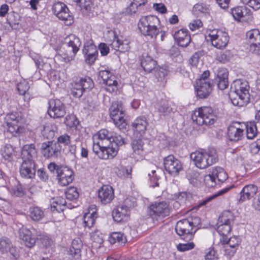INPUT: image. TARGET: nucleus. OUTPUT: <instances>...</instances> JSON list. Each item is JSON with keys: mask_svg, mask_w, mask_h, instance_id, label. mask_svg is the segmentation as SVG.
<instances>
[{"mask_svg": "<svg viewBox=\"0 0 260 260\" xmlns=\"http://www.w3.org/2000/svg\"><path fill=\"white\" fill-rule=\"evenodd\" d=\"M249 85L245 80H235L231 86V101L234 105L242 107L249 100Z\"/></svg>", "mask_w": 260, "mask_h": 260, "instance_id": "obj_1", "label": "nucleus"}, {"mask_svg": "<svg viewBox=\"0 0 260 260\" xmlns=\"http://www.w3.org/2000/svg\"><path fill=\"white\" fill-rule=\"evenodd\" d=\"M190 158L196 166L201 169L212 166L218 160L216 150L213 147H209L207 150L193 152L190 154Z\"/></svg>", "mask_w": 260, "mask_h": 260, "instance_id": "obj_2", "label": "nucleus"}, {"mask_svg": "<svg viewBox=\"0 0 260 260\" xmlns=\"http://www.w3.org/2000/svg\"><path fill=\"white\" fill-rule=\"evenodd\" d=\"M217 113L211 107H201L192 112L191 119L197 124L211 125L217 119Z\"/></svg>", "mask_w": 260, "mask_h": 260, "instance_id": "obj_3", "label": "nucleus"}, {"mask_svg": "<svg viewBox=\"0 0 260 260\" xmlns=\"http://www.w3.org/2000/svg\"><path fill=\"white\" fill-rule=\"evenodd\" d=\"M124 144V139L112 132V138L105 141L99 157L103 159L113 158L117 154L118 147Z\"/></svg>", "mask_w": 260, "mask_h": 260, "instance_id": "obj_4", "label": "nucleus"}, {"mask_svg": "<svg viewBox=\"0 0 260 260\" xmlns=\"http://www.w3.org/2000/svg\"><path fill=\"white\" fill-rule=\"evenodd\" d=\"M201 226V219L198 216L180 219V239L190 241Z\"/></svg>", "mask_w": 260, "mask_h": 260, "instance_id": "obj_5", "label": "nucleus"}, {"mask_svg": "<svg viewBox=\"0 0 260 260\" xmlns=\"http://www.w3.org/2000/svg\"><path fill=\"white\" fill-rule=\"evenodd\" d=\"M159 23V18L155 16H142L138 23V27L144 36L155 39L159 32L157 28Z\"/></svg>", "mask_w": 260, "mask_h": 260, "instance_id": "obj_6", "label": "nucleus"}, {"mask_svg": "<svg viewBox=\"0 0 260 260\" xmlns=\"http://www.w3.org/2000/svg\"><path fill=\"white\" fill-rule=\"evenodd\" d=\"M22 116L20 112L8 113L4 118V127L13 136H19L23 132L21 126Z\"/></svg>", "mask_w": 260, "mask_h": 260, "instance_id": "obj_7", "label": "nucleus"}, {"mask_svg": "<svg viewBox=\"0 0 260 260\" xmlns=\"http://www.w3.org/2000/svg\"><path fill=\"white\" fill-rule=\"evenodd\" d=\"M47 167L51 172L56 174L58 183L61 186L68 185L74 179L73 170L66 166L57 165L55 162H50Z\"/></svg>", "mask_w": 260, "mask_h": 260, "instance_id": "obj_8", "label": "nucleus"}, {"mask_svg": "<svg viewBox=\"0 0 260 260\" xmlns=\"http://www.w3.org/2000/svg\"><path fill=\"white\" fill-rule=\"evenodd\" d=\"M206 37L213 46L219 49L226 47L230 38L228 33L220 29L209 30L207 32Z\"/></svg>", "mask_w": 260, "mask_h": 260, "instance_id": "obj_9", "label": "nucleus"}, {"mask_svg": "<svg viewBox=\"0 0 260 260\" xmlns=\"http://www.w3.org/2000/svg\"><path fill=\"white\" fill-rule=\"evenodd\" d=\"M109 111L110 116L115 125L120 129L125 128L126 123L124 118L125 110L122 103L117 101L113 102Z\"/></svg>", "mask_w": 260, "mask_h": 260, "instance_id": "obj_10", "label": "nucleus"}, {"mask_svg": "<svg viewBox=\"0 0 260 260\" xmlns=\"http://www.w3.org/2000/svg\"><path fill=\"white\" fill-rule=\"evenodd\" d=\"M129 199H126L124 204L117 206L112 211V216L114 220L117 222L126 221L130 214V209L135 206V202L129 204Z\"/></svg>", "mask_w": 260, "mask_h": 260, "instance_id": "obj_11", "label": "nucleus"}, {"mask_svg": "<svg viewBox=\"0 0 260 260\" xmlns=\"http://www.w3.org/2000/svg\"><path fill=\"white\" fill-rule=\"evenodd\" d=\"M112 138V132L109 131L106 129H102L99 131L97 134L94 135L93 137V151L99 156L100 152L102 151V147L105 141Z\"/></svg>", "mask_w": 260, "mask_h": 260, "instance_id": "obj_12", "label": "nucleus"}, {"mask_svg": "<svg viewBox=\"0 0 260 260\" xmlns=\"http://www.w3.org/2000/svg\"><path fill=\"white\" fill-rule=\"evenodd\" d=\"M52 10L55 15L59 19L63 21L66 25H69L73 23V16L70 14L68 8L63 3L60 2L55 3L53 6Z\"/></svg>", "mask_w": 260, "mask_h": 260, "instance_id": "obj_13", "label": "nucleus"}, {"mask_svg": "<svg viewBox=\"0 0 260 260\" xmlns=\"http://www.w3.org/2000/svg\"><path fill=\"white\" fill-rule=\"evenodd\" d=\"M148 213L152 218H164L170 214L168 204L165 202L155 203L149 206Z\"/></svg>", "mask_w": 260, "mask_h": 260, "instance_id": "obj_14", "label": "nucleus"}, {"mask_svg": "<svg viewBox=\"0 0 260 260\" xmlns=\"http://www.w3.org/2000/svg\"><path fill=\"white\" fill-rule=\"evenodd\" d=\"M48 113L51 117L60 118L66 113L64 104L59 99H51L48 102Z\"/></svg>", "mask_w": 260, "mask_h": 260, "instance_id": "obj_15", "label": "nucleus"}, {"mask_svg": "<svg viewBox=\"0 0 260 260\" xmlns=\"http://www.w3.org/2000/svg\"><path fill=\"white\" fill-rule=\"evenodd\" d=\"M231 14L234 20L238 22L246 21L252 18L251 10L245 6H237L232 8Z\"/></svg>", "mask_w": 260, "mask_h": 260, "instance_id": "obj_16", "label": "nucleus"}, {"mask_svg": "<svg viewBox=\"0 0 260 260\" xmlns=\"http://www.w3.org/2000/svg\"><path fill=\"white\" fill-rule=\"evenodd\" d=\"M244 125L242 123L234 121L228 128V137L231 141L240 140L244 135Z\"/></svg>", "mask_w": 260, "mask_h": 260, "instance_id": "obj_17", "label": "nucleus"}, {"mask_svg": "<svg viewBox=\"0 0 260 260\" xmlns=\"http://www.w3.org/2000/svg\"><path fill=\"white\" fill-rule=\"evenodd\" d=\"M42 153L44 157L49 158L57 156L60 153V145L54 141H48L42 144Z\"/></svg>", "mask_w": 260, "mask_h": 260, "instance_id": "obj_18", "label": "nucleus"}, {"mask_svg": "<svg viewBox=\"0 0 260 260\" xmlns=\"http://www.w3.org/2000/svg\"><path fill=\"white\" fill-rule=\"evenodd\" d=\"M250 43V49L254 53L260 55V32L257 29H251L246 33Z\"/></svg>", "mask_w": 260, "mask_h": 260, "instance_id": "obj_19", "label": "nucleus"}, {"mask_svg": "<svg viewBox=\"0 0 260 260\" xmlns=\"http://www.w3.org/2000/svg\"><path fill=\"white\" fill-rule=\"evenodd\" d=\"M195 90L197 95L200 99L207 98L212 91V86L209 81L197 80Z\"/></svg>", "mask_w": 260, "mask_h": 260, "instance_id": "obj_20", "label": "nucleus"}, {"mask_svg": "<svg viewBox=\"0 0 260 260\" xmlns=\"http://www.w3.org/2000/svg\"><path fill=\"white\" fill-rule=\"evenodd\" d=\"M164 165L166 171L173 176H177L179 172V161L172 155L164 158Z\"/></svg>", "mask_w": 260, "mask_h": 260, "instance_id": "obj_21", "label": "nucleus"}, {"mask_svg": "<svg viewBox=\"0 0 260 260\" xmlns=\"http://www.w3.org/2000/svg\"><path fill=\"white\" fill-rule=\"evenodd\" d=\"M148 124L146 117L144 116H140L132 122V127L135 134L142 136L145 133Z\"/></svg>", "mask_w": 260, "mask_h": 260, "instance_id": "obj_22", "label": "nucleus"}, {"mask_svg": "<svg viewBox=\"0 0 260 260\" xmlns=\"http://www.w3.org/2000/svg\"><path fill=\"white\" fill-rule=\"evenodd\" d=\"M114 190L109 185H103L98 192V197L102 203L107 204L110 203L114 199Z\"/></svg>", "mask_w": 260, "mask_h": 260, "instance_id": "obj_23", "label": "nucleus"}, {"mask_svg": "<svg viewBox=\"0 0 260 260\" xmlns=\"http://www.w3.org/2000/svg\"><path fill=\"white\" fill-rule=\"evenodd\" d=\"M113 39L111 43L110 44L111 48L116 51L121 52H125L129 50V41L127 39H122V37L120 38L116 37L115 34L113 33Z\"/></svg>", "mask_w": 260, "mask_h": 260, "instance_id": "obj_24", "label": "nucleus"}, {"mask_svg": "<svg viewBox=\"0 0 260 260\" xmlns=\"http://www.w3.org/2000/svg\"><path fill=\"white\" fill-rule=\"evenodd\" d=\"M83 53L85 55L86 62L90 64L94 62L98 54L96 46L91 43H87L84 45Z\"/></svg>", "mask_w": 260, "mask_h": 260, "instance_id": "obj_25", "label": "nucleus"}, {"mask_svg": "<svg viewBox=\"0 0 260 260\" xmlns=\"http://www.w3.org/2000/svg\"><path fill=\"white\" fill-rule=\"evenodd\" d=\"M37 156V151L34 144H26L23 146L21 150V157L23 160L27 162L35 161Z\"/></svg>", "mask_w": 260, "mask_h": 260, "instance_id": "obj_26", "label": "nucleus"}, {"mask_svg": "<svg viewBox=\"0 0 260 260\" xmlns=\"http://www.w3.org/2000/svg\"><path fill=\"white\" fill-rule=\"evenodd\" d=\"M36 164L34 161H22L20 168V173L22 177L26 178H32L36 173Z\"/></svg>", "mask_w": 260, "mask_h": 260, "instance_id": "obj_27", "label": "nucleus"}, {"mask_svg": "<svg viewBox=\"0 0 260 260\" xmlns=\"http://www.w3.org/2000/svg\"><path fill=\"white\" fill-rule=\"evenodd\" d=\"M257 190V187L254 184H250L245 185L240 192L239 201L244 202L251 199L255 195Z\"/></svg>", "mask_w": 260, "mask_h": 260, "instance_id": "obj_28", "label": "nucleus"}, {"mask_svg": "<svg viewBox=\"0 0 260 260\" xmlns=\"http://www.w3.org/2000/svg\"><path fill=\"white\" fill-rule=\"evenodd\" d=\"M19 235L20 239L25 242L27 247L31 248L35 245L36 239L32 237L31 232L26 228L22 226L19 229Z\"/></svg>", "mask_w": 260, "mask_h": 260, "instance_id": "obj_29", "label": "nucleus"}, {"mask_svg": "<svg viewBox=\"0 0 260 260\" xmlns=\"http://www.w3.org/2000/svg\"><path fill=\"white\" fill-rule=\"evenodd\" d=\"M78 51V50H74V48L64 44L63 47L59 50L58 53L65 62H69L74 59Z\"/></svg>", "mask_w": 260, "mask_h": 260, "instance_id": "obj_30", "label": "nucleus"}, {"mask_svg": "<svg viewBox=\"0 0 260 260\" xmlns=\"http://www.w3.org/2000/svg\"><path fill=\"white\" fill-rule=\"evenodd\" d=\"M185 177L189 183L194 186H200L203 181V178L201 174L197 171L188 170L185 173Z\"/></svg>", "mask_w": 260, "mask_h": 260, "instance_id": "obj_31", "label": "nucleus"}, {"mask_svg": "<svg viewBox=\"0 0 260 260\" xmlns=\"http://www.w3.org/2000/svg\"><path fill=\"white\" fill-rule=\"evenodd\" d=\"M82 247V243L80 238L74 239L70 248L69 253L72 256L77 259L81 256V250Z\"/></svg>", "mask_w": 260, "mask_h": 260, "instance_id": "obj_32", "label": "nucleus"}, {"mask_svg": "<svg viewBox=\"0 0 260 260\" xmlns=\"http://www.w3.org/2000/svg\"><path fill=\"white\" fill-rule=\"evenodd\" d=\"M141 64L145 72L149 73L155 68L156 62L150 56L143 54L142 56Z\"/></svg>", "mask_w": 260, "mask_h": 260, "instance_id": "obj_33", "label": "nucleus"}, {"mask_svg": "<svg viewBox=\"0 0 260 260\" xmlns=\"http://www.w3.org/2000/svg\"><path fill=\"white\" fill-rule=\"evenodd\" d=\"M66 204V201L63 198L58 197L53 198L50 201L51 210L52 212L57 211L58 212L63 211Z\"/></svg>", "mask_w": 260, "mask_h": 260, "instance_id": "obj_34", "label": "nucleus"}, {"mask_svg": "<svg viewBox=\"0 0 260 260\" xmlns=\"http://www.w3.org/2000/svg\"><path fill=\"white\" fill-rule=\"evenodd\" d=\"M64 44L74 48V50H79L81 42L78 37L71 34L65 38Z\"/></svg>", "mask_w": 260, "mask_h": 260, "instance_id": "obj_35", "label": "nucleus"}, {"mask_svg": "<svg viewBox=\"0 0 260 260\" xmlns=\"http://www.w3.org/2000/svg\"><path fill=\"white\" fill-rule=\"evenodd\" d=\"M211 172L219 184L224 182L228 178L227 173L221 167L213 168Z\"/></svg>", "mask_w": 260, "mask_h": 260, "instance_id": "obj_36", "label": "nucleus"}, {"mask_svg": "<svg viewBox=\"0 0 260 260\" xmlns=\"http://www.w3.org/2000/svg\"><path fill=\"white\" fill-rule=\"evenodd\" d=\"M114 171L117 175L121 178H131L132 167L125 168L120 163L117 164L114 168Z\"/></svg>", "mask_w": 260, "mask_h": 260, "instance_id": "obj_37", "label": "nucleus"}, {"mask_svg": "<svg viewBox=\"0 0 260 260\" xmlns=\"http://www.w3.org/2000/svg\"><path fill=\"white\" fill-rule=\"evenodd\" d=\"M244 125V130L246 129L247 138L248 139H252L257 134V126L254 121L248 122L246 123H242Z\"/></svg>", "mask_w": 260, "mask_h": 260, "instance_id": "obj_38", "label": "nucleus"}, {"mask_svg": "<svg viewBox=\"0 0 260 260\" xmlns=\"http://www.w3.org/2000/svg\"><path fill=\"white\" fill-rule=\"evenodd\" d=\"M192 12L197 17H203L209 14V10L208 7L205 4H197L193 6Z\"/></svg>", "mask_w": 260, "mask_h": 260, "instance_id": "obj_39", "label": "nucleus"}, {"mask_svg": "<svg viewBox=\"0 0 260 260\" xmlns=\"http://www.w3.org/2000/svg\"><path fill=\"white\" fill-rule=\"evenodd\" d=\"M232 187V186H231L230 187L224 188L219 190L217 192L214 193L213 194H212L209 197H208L205 200H204L203 201H202L200 203H199L198 204V205L197 206V207L200 208L201 206L206 205L208 203L214 199L217 198L218 196H220L225 193L226 192H227Z\"/></svg>", "mask_w": 260, "mask_h": 260, "instance_id": "obj_40", "label": "nucleus"}, {"mask_svg": "<svg viewBox=\"0 0 260 260\" xmlns=\"http://www.w3.org/2000/svg\"><path fill=\"white\" fill-rule=\"evenodd\" d=\"M188 32L187 29H180V47H187L190 43L191 38Z\"/></svg>", "mask_w": 260, "mask_h": 260, "instance_id": "obj_41", "label": "nucleus"}, {"mask_svg": "<svg viewBox=\"0 0 260 260\" xmlns=\"http://www.w3.org/2000/svg\"><path fill=\"white\" fill-rule=\"evenodd\" d=\"M96 218V213L93 211L92 213L88 212L84 214L83 216V223L85 227L91 228L94 224Z\"/></svg>", "mask_w": 260, "mask_h": 260, "instance_id": "obj_42", "label": "nucleus"}, {"mask_svg": "<svg viewBox=\"0 0 260 260\" xmlns=\"http://www.w3.org/2000/svg\"><path fill=\"white\" fill-rule=\"evenodd\" d=\"M77 5L80 7L83 12L88 13L91 11L93 8V3L92 0H74Z\"/></svg>", "mask_w": 260, "mask_h": 260, "instance_id": "obj_43", "label": "nucleus"}, {"mask_svg": "<svg viewBox=\"0 0 260 260\" xmlns=\"http://www.w3.org/2000/svg\"><path fill=\"white\" fill-rule=\"evenodd\" d=\"M234 216L232 212L229 210L223 211L219 217V223H223L231 225L234 220Z\"/></svg>", "mask_w": 260, "mask_h": 260, "instance_id": "obj_44", "label": "nucleus"}, {"mask_svg": "<svg viewBox=\"0 0 260 260\" xmlns=\"http://www.w3.org/2000/svg\"><path fill=\"white\" fill-rule=\"evenodd\" d=\"M107 86L105 89L109 92L112 93L117 90L118 82L116 80L115 76H111L104 83Z\"/></svg>", "mask_w": 260, "mask_h": 260, "instance_id": "obj_45", "label": "nucleus"}, {"mask_svg": "<svg viewBox=\"0 0 260 260\" xmlns=\"http://www.w3.org/2000/svg\"><path fill=\"white\" fill-rule=\"evenodd\" d=\"M29 216L32 220L38 221L43 217L44 212L39 207H32L29 209Z\"/></svg>", "mask_w": 260, "mask_h": 260, "instance_id": "obj_46", "label": "nucleus"}, {"mask_svg": "<svg viewBox=\"0 0 260 260\" xmlns=\"http://www.w3.org/2000/svg\"><path fill=\"white\" fill-rule=\"evenodd\" d=\"M223 244L228 245V246L232 247L237 250L239 244H240L241 241L238 236H234L229 239L223 238Z\"/></svg>", "mask_w": 260, "mask_h": 260, "instance_id": "obj_47", "label": "nucleus"}, {"mask_svg": "<svg viewBox=\"0 0 260 260\" xmlns=\"http://www.w3.org/2000/svg\"><path fill=\"white\" fill-rule=\"evenodd\" d=\"M134 153L137 155H142L143 153V142L142 140H134L132 143Z\"/></svg>", "mask_w": 260, "mask_h": 260, "instance_id": "obj_48", "label": "nucleus"}, {"mask_svg": "<svg viewBox=\"0 0 260 260\" xmlns=\"http://www.w3.org/2000/svg\"><path fill=\"white\" fill-rule=\"evenodd\" d=\"M12 246V242L7 237H2L0 238V252L5 253L8 252V250Z\"/></svg>", "mask_w": 260, "mask_h": 260, "instance_id": "obj_49", "label": "nucleus"}, {"mask_svg": "<svg viewBox=\"0 0 260 260\" xmlns=\"http://www.w3.org/2000/svg\"><path fill=\"white\" fill-rule=\"evenodd\" d=\"M72 94L75 98L81 97L84 90L80 81L76 82L72 85Z\"/></svg>", "mask_w": 260, "mask_h": 260, "instance_id": "obj_50", "label": "nucleus"}, {"mask_svg": "<svg viewBox=\"0 0 260 260\" xmlns=\"http://www.w3.org/2000/svg\"><path fill=\"white\" fill-rule=\"evenodd\" d=\"M219 223L220 224L217 226L216 231L220 235L222 236L223 238L231 232V225L223 223Z\"/></svg>", "mask_w": 260, "mask_h": 260, "instance_id": "obj_51", "label": "nucleus"}, {"mask_svg": "<svg viewBox=\"0 0 260 260\" xmlns=\"http://www.w3.org/2000/svg\"><path fill=\"white\" fill-rule=\"evenodd\" d=\"M108 240L111 244L116 242L124 243L125 238H124L123 234L120 232H113L110 235Z\"/></svg>", "mask_w": 260, "mask_h": 260, "instance_id": "obj_52", "label": "nucleus"}, {"mask_svg": "<svg viewBox=\"0 0 260 260\" xmlns=\"http://www.w3.org/2000/svg\"><path fill=\"white\" fill-rule=\"evenodd\" d=\"M232 55L229 50L221 52L216 56V60L222 63L228 62L231 58Z\"/></svg>", "mask_w": 260, "mask_h": 260, "instance_id": "obj_53", "label": "nucleus"}, {"mask_svg": "<svg viewBox=\"0 0 260 260\" xmlns=\"http://www.w3.org/2000/svg\"><path fill=\"white\" fill-rule=\"evenodd\" d=\"M13 148L10 145H5L1 150V154L6 159L10 161L12 159Z\"/></svg>", "mask_w": 260, "mask_h": 260, "instance_id": "obj_54", "label": "nucleus"}, {"mask_svg": "<svg viewBox=\"0 0 260 260\" xmlns=\"http://www.w3.org/2000/svg\"><path fill=\"white\" fill-rule=\"evenodd\" d=\"M205 253V260L219 259V257L217 252L213 247H210L206 249Z\"/></svg>", "mask_w": 260, "mask_h": 260, "instance_id": "obj_55", "label": "nucleus"}, {"mask_svg": "<svg viewBox=\"0 0 260 260\" xmlns=\"http://www.w3.org/2000/svg\"><path fill=\"white\" fill-rule=\"evenodd\" d=\"M66 198L68 200L72 201L77 199L79 197V193L77 188L70 187L65 192Z\"/></svg>", "mask_w": 260, "mask_h": 260, "instance_id": "obj_56", "label": "nucleus"}, {"mask_svg": "<svg viewBox=\"0 0 260 260\" xmlns=\"http://www.w3.org/2000/svg\"><path fill=\"white\" fill-rule=\"evenodd\" d=\"M204 180L206 185L208 187H213L219 184L212 173L205 176Z\"/></svg>", "mask_w": 260, "mask_h": 260, "instance_id": "obj_57", "label": "nucleus"}, {"mask_svg": "<svg viewBox=\"0 0 260 260\" xmlns=\"http://www.w3.org/2000/svg\"><path fill=\"white\" fill-rule=\"evenodd\" d=\"M37 240L40 242L41 246L45 247L51 246L53 242L52 239L48 236L43 235H40L37 237Z\"/></svg>", "mask_w": 260, "mask_h": 260, "instance_id": "obj_58", "label": "nucleus"}, {"mask_svg": "<svg viewBox=\"0 0 260 260\" xmlns=\"http://www.w3.org/2000/svg\"><path fill=\"white\" fill-rule=\"evenodd\" d=\"M10 192L12 195L19 197L23 196L25 193V190L23 189L22 185L19 184H17L12 187L10 190Z\"/></svg>", "mask_w": 260, "mask_h": 260, "instance_id": "obj_59", "label": "nucleus"}, {"mask_svg": "<svg viewBox=\"0 0 260 260\" xmlns=\"http://www.w3.org/2000/svg\"><path fill=\"white\" fill-rule=\"evenodd\" d=\"M241 2L255 11L260 9V2L259 0H241Z\"/></svg>", "mask_w": 260, "mask_h": 260, "instance_id": "obj_60", "label": "nucleus"}, {"mask_svg": "<svg viewBox=\"0 0 260 260\" xmlns=\"http://www.w3.org/2000/svg\"><path fill=\"white\" fill-rule=\"evenodd\" d=\"M79 81L84 91L86 89H91L93 87V82L89 77L81 79Z\"/></svg>", "mask_w": 260, "mask_h": 260, "instance_id": "obj_61", "label": "nucleus"}, {"mask_svg": "<svg viewBox=\"0 0 260 260\" xmlns=\"http://www.w3.org/2000/svg\"><path fill=\"white\" fill-rule=\"evenodd\" d=\"M222 249L224 252V255L229 259L231 258L237 251V249L235 248L228 246V245L225 244H223Z\"/></svg>", "mask_w": 260, "mask_h": 260, "instance_id": "obj_62", "label": "nucleus"}, {"mask_svg": "<svg viewBox=\"0 0 260 260\" xmlns=\"http://www.w3.org/2000/svg\"><path fill=\"white\" fill-rule=\"evenodd\" d=\"M17 89L20 94H24L29 89V86L27 82L23 81L17 84Z\"/></svg>", "mask_w": 260, "mask_h": 260, "instance_id": "obj_63", "label": "nucleus"}, {"mask_svg": "<svg viewBox=\"0 0 260 260\" xmlns=\"http://www.w3.org/2000/svg\"><path fill=\"white\" fill-rule=\"evenodd\" d=\"M65 123L70 127L77 126L78 121L74 115H70L66 117Z\"/></svg>", "mask_w": 260, "mask_h": 260, "instance_id": "obj_64", "label": "nucleus"}]
</instances>
